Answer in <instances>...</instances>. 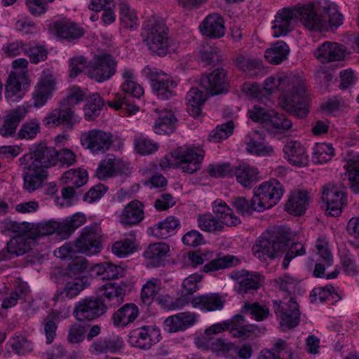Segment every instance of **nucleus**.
<instances>
[{"label":"nucleus","mask_w":359,"mask_h":359,"mask_svg":"<svg viewBox=\"0 0 359 359\" xmlns=\"http://www.w3.org/2000/svg\"><path fill=\"white\" fill-rule=\"evenodd\" d=\"M121 92L122 93L116 95L114 100L109 101L107 104L116 110H125L130 114L137 111L138 106L130 98L140 99L144 95L143 88L135 81L130 83L123 82Z\"/></svg>","instance_id":"nucleus-10"},{"label":"nucleus","mask_w":359,"mask_h":359,"mask_svg":"<svg viewBox=\"0 0 359 359\" xmlns=\"http://www.w3.org/2000/svg\"><path fill=\"white\" fill-rule=\"evenodd\" d=\"M238 183L245 188H250L259 180V172L257 168L247 163H243L233 168Z\"/></svg>","instance_id":"nucleus-40"},{"label":"nucleus","mask_w":359,"mask_h":359,"mask_svg":"<svg viewBox=\"0 0 359 359\" xmlns=\"http://www.w3.org/2000/svg\"><path fill=\"white\" fill-rule=\"evenodd\" d=\"M200 87L210 95L228 92L229 83L226 69L222 67L217 68L210 74L202 75Z\"/></svg>","instance_id":"nucleus-17"},{"label":"nucleus","mask_w":359,"mask_h":359,"mask_svg":"<svg viewBox=\"0 0 359 359\" xmlns=\"http://www.w3.org/2000/svg\"><path fill=\"white\" fill-rule=\"evenodd\" d=\"M31 105L23 104L6 111L1 126V136L11 137L17 135L19 140H32L40 133V123L36 118L25 121L16 133L19 123L26 117Z\"/></svg>","instance_id":"nucleus-4"},{"label":"nucleus","mask_w":359,"mask_h":359,"mask_svg":"<svg viewBox=\"0 0 359 359\" xmlns=\"http://www.w3.org/2000/svg\"><path fill=\"white\" fill-rule=\"evenodd\" d=\"M76 247L78 252L87 255L101 251L102 245L94 226H86L83 229L81 235L76 240Z\"/></svg>","instance_id":"nucleus-21"},{"label":"nucleus","mask_w":359,"mask_h":359,"mask_svg":"<svg viewBox=\"0 0 359 359\" xmlns=\"http://www.w3.org/2000/svg\"><path fill=\"white\" fill-rule=\"evenodd\" d=\"M245 322V318L241 314H236L231 318L230 334L233 337L245 340L252 339L259 332V328L257 325H244Z\"/></svg>","instance_id":"nucleus-29"},{"label":"nucleus","mask_w":359,"mask_h":359,"mask_svg":"<svg viewBox=\"0 0 359 359\" xmlns=\"http://www.w3.org/2000/svg\"><path fill=\"white\" fill-rule=\"evenodd\" d=\"M315 55L322 63H328L344 59L345 50L341 44L327 41L317 48Z\"/></svg>","instance_id":"nucleus-31"},{"label":"nucleus","mask_w":359,"mask_h":359,"mask_svg":"<svg viewBox=\"0 0 359 359\" xmlns=\"http://www.w3.org/2000/svg\"><path fill=\"white\" fill-rule=\"evenodd\" d=\"M345 176L347 177L350 188L355 193H359V161L350 159L344 165Z\"/></svg>","instance_id":"nucleus-52"},{"label":"nucleus","mask_w":359,"mask_h":359,"mask_svg":"<svg viewBox=\"0 0 359 359\" xmlns=\"http://www.w3.org/2000/svg\"><path fill=\"white\" fill-rule=\"evenodd\" d=\"M170 251V247L165 243H156L148 246L144 252V258L154 267L163 265L165 258Z\"/></svg>","instance_id":"nucleus-39"},{"label":"nucleus","mask_w":359,"mask_h":359,"mask_svg":"<svg viewBox=\"0 0 359 359\" xmlns=\"http://www.w3.org/2000/svg\"><path fill=\"white\" fill-rule=\"evenodd\" d=\"M278 88L282 91L280 104L289 114L302 118L309 114V99L305 79L290 74L278 79Z\"/></svg>","instance_id":"nucleus-3"},{"label":"nucleus","mask_w":359,"mask_h":359,"mask_svg":"<svg viewBox=\"0 0 359 359\" xmlns=\"http://www.w3.org/2000/svg\"><path fill=\"white\" fill-rule=\"evenodd\" d=\"M120 19L126 27L133 29L137 27V17L135 11L130 8L129 4L122 2L119 4Z\"/></svg>","instance_id":"nucleus-59"},{"label":"nucleus","mask_w":359,"mask_h":359,"mask_svg":"<svg viewBox=\"0 0 359 359\" xmlns=\"http://www.w3.org/2000/svg\"><path fill=\"white\" fill-rule=\"evenodd\" d=\"M23 172L24 188L29 192H33L40 189L47 177V172L42 168H39L33 163H25Z\"/></svg>","instance_id":"nucleus-27"},{"label":"nucleus","mask_w":359,"mask_h":359,"mask_svg":"<svg viewBox=\"0 0 359 359\" xmlns=\"http://www.w3.org/2000/svg\"><path fill=\"white\" fill-rule=\"evenodd\" d=\"M275 283L283 292H285L289 296L288 299L293 297L297 282L292 277L290 276L288 274H283L276 279Z\"/></svg>","instance_id":"nucleus-63"},{"label":"nucleus","mask_w":359,"mask_h":359,"mask_svg":"<svg viewBox=\"0 0 359 359\" xmlns=\"http://www.w3.org/2000/svg\"><path fill=\"white\" fill-rule=\"evenodd\" d=\"M79 121V116L76 114L72 107L61 102L59 108L52 110L43 118L42 123L47 128L63 125L67 129L72 130Z\"/></svg>","instance_id":"nucleus-15"},{"label":"nucleus","mask_w":359,"mask_h":359,"mask_svg":"<svg viewBox=\"0 0 359 359\" xmlns=\"http://www.w3.org/2000/svg\"><path fill=\"white\" fill-rule=\"evenodd\" d=\"M118 62L115 57L108 53L95 55L87 67V74L96 82L102 83L109 80L116 72Z\"/></svg>","instance_id":"nucleus-7"},{"label":"nucleus","mask_w":359,"mask_h":359,"mask_svg":"<svg viewBox=\"0 0 359 359\" xmlns=\"http://www.w3.org/2000/svg\"><path fill=\"white\" fill-rule=\"evenodd\" d=\"M191 304L201 311L210 312L222 309L224 300L218 293H207L193 297Z\"/></svg>","instance_id":"nucleus-32"},{"label":"nucleus","mask_w":359,"mask_h":359,"mask_svg":"<svg viewBox=\"0 0 359 359\" xmlns=\"http://www.w3.org/2000/svg\"><path fill=\"white\" fill-rule=\"evenodd\" d=\"M231 204L237 212L242 215H251L253 211L258 212V206H260L258 201L255 199V194H254L250 201H248L244 197H234L232 198Z\"/></svg>","instance_id":"nucleus-54"},{"label":"nucleus","mask_w":359,"mask_h":359,"mask_svg":"<svg viewBox=\"0 0 359 359\" xmlns=\"http://www.w3.org/2000/svg\"><path fill=\"white\" fill-rule=\"evenodd\" d=\"M234 129V123L229 121L217 126L209 135V140L213 142H219L222 140L227 138L233 133Z\"/></svg>","instance_id":"nucleus-62"},{"label":"nucleus","mask_w":359,"mask_h":359,"mask_svg":"<svg viewBox=\"0 0 359 359\" xmlns=\"http://www.w3.org/2000/svg\"><path fill=\"white\" fill-rule=\"evenodd\" d=\"M264 137L257 130L250 133L245 137L247 149L258 156L271 155L273 152L272 147L264 143Z\"/></svg>","instance_id":"nucleus-41"},{"label":"nucleus","mask_w":359,"mask_h":359,"mask_svg":"<svg viewBox=\"0 0 359 359\" xmlns=\"http://www.w3.org/2000/svg\"><path fill=\"white\" fill-rule=\"evenodd\" d=\"M177 119L171 111H164L156 120L154 131L158 135H170L176 128Z\"/></svg>","instance_id":"nucleus-44"},{"label":"nucleus","mask_w":359,"mask_h":359,"mask_svg":"<svg viewBox=\"0 0 359 359\" xmlns=\"http://www.w3.org/2000/svg\"><path fill=\"white\" fill-rule=\"evenodd\" d=\"M34 244V239L30 232L17 235L7 243L6 252L10 255H22L28 252Z\"/></svg>","instance_id":"nucleus-34"},{"label":"nucleus","mask_w":359,"mask_h":359,"mask_svg":"<svg viewBox=\"0 0 359 359\" xmlns=\"http://www.w3.org/2000/svg\"><path fill=\"white\" fill-rule=\"evenodd\" d=\"M321 198L326 204V212L329 216L338 217L341 215L346 201L343 191L339 190L336 186H325Z\"/></svg>","instance_id":"nucleus-20"},{"label":"nucleus","mask_w":359,"mask_h":359,"mask_svg":"<svg viewBox=\"0 0 359 359\" xmlns=\"http://www.w3.org/2000/svg\"><path fill=\"white\" fill-rule=\"evenodd\" d=\"M289 229L278 228L276 231L263 234L252 247L255 257L261 261L273 259L279 257L287 248L288 250L283 261V268L287 269L290 261L297 256L305 255L306 249L301 243L290 244Z\"/></svg>","instance_id":"nucleus-1"},{"label":"nucleus","mask_w":359,"mask_h":359,"mask_svg":"<svg viewBox=\"0 0 359 359\" xmlns=\"http://www.w3.org/2000/svg\"><path fill=\"white\" fill-rule=\"evenodd\" d=\"M289 52L290 48L286 43L278 41L266 50L265 58L271 64L278 65L287 58Z\"/></svg>","instance_id":"nucleus-47"},{"label":"nucleus","mask_w":359,"mask_h":359,"mask_svg":"<svg viewBox=\"0 0 359 359\" xmlns=\"http://www.w3.org/2000/svg\"><path fill=\"white\" fill-rule=\"evenodd\" d=\"M85 277H76L66 283L61 290H57L53 297L54 302H63L66 299H72L77 296L88 286Z\"/></svg>","instance_id":"nucleus-33"},{"label":"nucleus","mask_w":359,"mask_h":359,"mask_svg":"<svg viewBox=\"0 0 359 359\" xmlns=\"http://www.w3.org/2000/svg\"><path fill=\"white\" fill-rule=\"evenodd\" d=\"M161 286V280L153 278L148 280L142 287L141 299L145 304L149 305L157 294Z\"/></svg>","instance_id":"nucleus-57"},{"label":"nucleus","mask_w":359,"mask_h":359,"mask_svg":"<svg viewBox=\"0 0 359 359\" xmlns=\"http://www.w3.org/2000/svg\"><path fill=\"white\" fill-rule=\"evenodd\" d=\"M179 226V219L170 216L154 225L151 228V233L158 238L166 239L175 233V230Z\"/></svg>","instance_id":"nucleus-43"},{"label":"nucleus","mask_w":359,"mask_h":359,"mask_svg":"<svg viewBox=\"0 0 359 359\" xmlns=\"http://www.w3.org/2000/svg\"><path fill=\"white\" fill-rule=\"evenodd\" d=\"M86 221L85 215L78 212L65 218L62 222L49 220L35 224H31L29 232L34 241L41 236H49L54 233H56L60 238L66 239Z\"/></svg>","instance_id":"nucleus-5"},{"label":"nucleus","mask_w":359,"mask_h":359,"mask_svg":"<svg viewBox=\"0 0 359 359\" xmlns=\"http://www.w3.org/2000/svg\"><path fill=\"white\" fill-rule=\"evenodd\" d=\"M315 8L317 15L324 20L321 29L318 32H321L326 28L327 23L331 28H337L342 24L343 15L338 12L334 4L323 0L318 4L315 3Z\"/></svg>","instance_id":"nucleus-23"},{"label":"nucleus","mask_w":359,"mask_h":359,"mask_svg":"<svg viewBox=\"0 0 359 359\" xmlns=\"http://www.w3.org/2000/svg\"><path fill=\"white\" fill-rule=\"evenodd\" d=\"M94 270L96 271L102 279L111 280L116 279L124 275V269L119 266L111 262H103L95 266Z\"/></svg>","instance_id":"nucleus-49"},{"label":"nucleus","mask_w":359,"mask_h":359,"mask_svg":"<svg viewBox=\"0 0 359 359\" xmlns=\"http://www.w3.org/2000/svg\"><path fill=\"white\" fill-rule=\"evenodd\" d=\"M144 42L154 54L164 56L169 50L168 28L163 20L152 17L144 27Z\"/></svg>","instance_id":"nucleus-6"},{"label":"nucleus","mask_w":359,"mask_h":359,"mask_svg":"<svg viewBox=\"0 0 359 359\" xmlns=\"http://www.w3.org/2000/svg\"><path fill=\"white\" fill-rule=\"evenodd\" d=\"M209 93L203 88L193 87L187 95V112L193 117H198L201 113V106L207 99Z\"/></svg>","instance_id":"nucleus-37"},{"label":"nucleus","mask_w":359,"mask_h":359,"mask_svg":"<svg viewBox=\"0 0 359 359\" xmlns=\"http://www.w3.org/2000/svg\"><path fill=\"white\" fill-rule=\"evenodd\" d=\"M50 29L57 37L67 41L76 40L85 34L83 27L66 20H57L50 25Z\"/></svg>","instance_id":"nucleus-25"},{"label":"nucleus","mask_w":359,"mask_h":359,"mask_svg":"<svg viewBox=\"0 0 359 359\" xmlns=\"http://www.w3.org/2000/svg\"><path fill=\"white\" fill-rule=\"evenodd\" d=\"M199 28L203 35L212 39L221 38L225 34L224 18L217 13L208 15Z\"/></svg>","instance_id":"nucleus-28"},{"label":"nucleus","mask_w":359,"mask_h":359,"mask_svg":"<svg viewBox=\"0 0 359 359\" xmlns=\"http://www.w3.org/2000/svg\"><path fill=\"white\" fill-rule=\"evenodd\" d=\"M292 126V121L287 118L285 114L272 111L266 128H274L280 132H284L290 130Z\"/></svg>","instance_id":"nucleus-60"},{"label":"nucleus","mask_w":359,"mask_h":359,"mask_svg":"<svg viewBox=\"0 0 359 359\" xmlns=\"http://www.w3.org/2000/svg\"><path fill=\"white\" fill-rule=\"evenodd\" d=\"M55 85V81L53 75L43 72L32 94L35 107H42L46 103L52 95Z\"/></svg>","instance_id":"nucleus-24"},{"label":"nucleus","mask_w":359,"mask_h":359,"mask_svg":"<svg viewBox=\"0 0 359 359\" xmlns=\"http://www.w3.org/2000/svg\"><path fill=\"white\" fill-rule=\"evenodd\" d=\"M135 250V238H124L115 242L111 247L112 252L118 257H124Z\"/></svg>","instance_id":"nucleus-61"},{"label":"nucleus","mask_w":359,"mask_h":359,"mask_svg":"<svg viewBox=\"0 0 359 359\" xmlns=\"http://www.w3.org/2000/svg\"><path fill=\"white\" fill-rule=\"evenodd\" d=\"M142 73L150 80L154 93L161 100H168L175 95L177 83L170 76L149 65L143 69Z\"/></svg>","instance_id":"nucleus-9"},{"label":"nucleus","mask_w":359,"mask_h":359,"mask_svg":"<svg viewBox=\"0 0 359 359\" xmlns=\"http://www.w3.org/2000/svg\"><path fill=\"white\" fill-rule=\"evenodd\" d=\"M241 313L250 315L257 321H263L270 315L269 307L258 302H245L241 308Z\"/></svg>","instance_id":"nucleus-50"},{"label":"nucleus","mask_w":359,"mask_h":359,"mask_svg":"<svg viewBox=\"0 0 359 359\" xmlns=\"http://www.w3.org/2000/svg\"><path fill=\"white\" fill-rule=\"evenodd\" d=\"M197 221L199 228L204 231H220L224 229L222 225V222L218 221V219H217L211 213L199 215L198 216Z\"/></svg>","instance_id":"nucleus-56"},{"label":"nucleus","mask_w":359,"mask_h":359,"mask_svg":"<svg viewBox=\"0 0 359 359\" xmlns=\"http://www.w3.org/2000/svg\"><path fill=\"white\" fill-rule=\"evenodd\" d=\"M274 312L279 320L280 328L285 332L297 327L300 321L299 306L294 297L274 302Z\"/></svg>","instance_id":"nucleus-11"},{"label":"nucleus","mask_w":359,"mask_h":359,"mask_svg":"<svg viewBox=\"0 0 359 359\" xmlns=\"http://www.w3.org/2000/svg\"><path fill=\"white\" fill-rule=\"evenodd\" d=\"M144 217V205L142 202L134 200L129 203L120 215L121 224L133 226L139 224Z\"/></svg>","instance_id":"nucleus-35"},{"label":"nucleus","mask_w":359,"mask_h":359,"mask_svg":"<svg viewBox=\"0 0 359 359\" xmlns=\"http://www.w3.org/2000/svg\"><path fill=\"white\" fill-rule=\"evenodd\" d=\"M284 193L283 185L275 179L263 182L255 189V199L258 201V212L276 205Z\"/></svg>","instance_id":"nucleus-13"},{"label":"nucleus","mask_w":359,"mask_h":359,"mask_svg":"<svg viewBox=\"0 0 359 359\" xmlns=\"http://www.w3.org/2000/svg\"><path fill=\"white\" fill-rule=\"evenodd\" d=\"M297 19L309 31L321 29L324 20L317 15L315 2L299 3L279 10L273 21V36L279 37L288 34L294 27Z\"/></svg>","instance_id":"nucleus-2"},{"label":"nucleus","mask_w":359,"mask_h":359,"mask_svg":"<svg viewBox=\"0 0 359 359\" xmlns=\"http://www.w3.org/2000/svg\"><path fill=\"white\" fill-rule=\"evenodd\" d=\"M212 210L214 215L218 221L222 222L224 227V225L233 226L241 223V220L237 217L232 209L222 200H216L212 204Z\"/></svg>","instance_id":"nucleus-38"},{"label":"nucleus","mask_w":359,"mask_h":359,"mask_svg":"<svg viewBox=\"0 0 359 359\" xmlns=\"http://www.w3.org/2000/svg\"><path fill=\"white\" fill-rule=\"evenodd\" d=\"M62 184L72 186L79 188L83 186L88 181V173L81 168L70 169L64 172L60 178Z\"/></svg>","instance_id":"nucleus-46"},{"label":"nucleus","mask_w":359,"mask_h":359,"mask_svg":"<svg viewBox=\"0 0 359 359\" xmlns=\"http://www.w3.org/2000/svg\"><path fill=\"white\" fill-rule=\"evenodd\" d=\"M340 260L342 269L348 275H354L359 271L356 257L348 250L340 252Z\"/></svg>","instance_id":"nucleus-58"},{"label":"nucleus","mask_w":359,"mask_h":359,"mask_svg":"<svg viewBox=\"0 0 359 359\" xmlns=\"http://www.w3.org/2000/svg\"><path fill=\"white\" fill-rule=\"evenodd\" d=\"M115 163L116 156L114 154H107L97 168V177L100 180H104L115 176Z\"/></svg>","instance_id":"nucleus-55"},{"label":"nucleus","mask_w":359,"mask_h":359,"mask_svg":"<svg viewBox=\"0 0 359 359\" xmlns=\"http://www.w3.org/2000/svg\"><path fill=\"white\" fill-rule=\"evenodd\" d=\"M310 202L309 194L306 191H292L285 203L286 210L294 215H302L306 210Z\"/></svg>","instance_id":"nucleus-36"},{"label":"nucleus","mask_w":359,"mask_h":359,"mask_svg":"<svg viewBox=\"0 0 359 359\" xmlns=\"http://www.w3.org/2000/svg\"><path fill=\"white\" fill-rule=\"evenodd\" d=\"M177 166L184 172L192 174L199 170L203 155L190 148L179 147L171 153Z\"/></svg>","instance_id":"nucleus-19"},{"label":"nucleus","mask_w":359,"mask_h":359,"mask_svg":"<svg viewBox=\"0 0 359 359\" xmlns=\"http://www.w3.org/2000/svg\"><path fill=\"white\" fill-rule=\"evenodd\" d=\"M201 279L202 276L198 273L186 278L182 283L181 296L170 302L169 309H180L190 303L192 299L191 295L199 289L198 283Z\"/></svg>","instance_id":"nucleus-22"},{"label":"nucleus","mask_w":359,"mask_h":359,"mask_svg":"<svg viewBox=\"0 0 359 359\" xmlns=\"http://www.w3.org/2000/svg\"><path fill=\"white\" fill-rule=\"evenodd\" d=\"M81 145L93 154H104L114 143V135L101 129H91L81 133Z\"/></svg>","instance_id":"nucleus-8"},{"label":"nucleus","mask_w":359,"mask_h":359,"mask_svg":"<svg viewBox=\"0 0 359 359\" xmlns=\"http://www.w3.org/2000/svg\"><path fill=\"white\" fill-rule=\"evenodd\" d=\"M160 330L155 326L146 325L131 330L128 343L141 350H149L160 340Z\"/></svg>","instance_id":"nucleus-16"},{"label":"nucleus","mask_w":359,"mask_h":359,"mask_svg":"<svg viewBox=\"0 0 359 359\" xmlns=\"http://www.w3.org/2000/svg\"><path fill=\"white\" fill-rule=\"evenodd\" d=\"M198 59L203 66H207L219 62L221 60V56L216 46L206 43L203 44L200 48Z\"/></svg>","instance_id":"nucleus-51"},{"label":"nucleus","mask_w":359,"mask_h":359,"mask_svg":"<svg viewBox=\"0 0 359 359\" xmlns=\"http://www.w3.org/2000/svg\"><path fill=\"white\" fill-rule=\"evenodd\" d=\"M230 277L240 285V290L247 293L257 290L262 283V276L256 272L237 270L231 273Z\"/></svg>","instance_id":"nucleus-30"},{"label":"nucleus","mask_w":359,"mask_h":359,"mask_svg":"<svg viewBox=\"0 0 359 359\" xmlns=\"http://www.w3.org/2000/svg\"><path fill=\"white\" fill-rule=\"evenodd\" d=\"M107 307L100 297H90L79 301L73 311V316L79 322L95 320L107 312Z\"/></svg>","instance_id":"nucleus-12"},{"label":"nucleus","mask_w":359,"mask_h":359,"mask_svg":"<svg viewBox=\"0 0 359 359\" xmlns=\"http://www.w3.org/2000/svg\"><path fill=\"white\" fill-rule=\"evenodd\" d=\"M237 67L250 77L262 74L263 65L260 60L240 55L235 60Z\"/></svg>","instance_id":"nucleus-45"},{"label":"nucleus","mask_w":359,"mask_h":359,"mask_svg":"<svg viewBox=\"0 0 359 359\" xmlns=\"http://www.w3.org/2000/svg\"><path fill=\"white\" fill-rule=\"evenodd\" d=\"M334 155V150L332 144L326 143H317L313 147L312 161L316 163H325L330 161Z\"/></svg>","instance_id":"nucleus-53"},{"label":"nucleus","mask_w":359,"mask_h":359,"mask_svg":"<svg viewBox=\"0 0 359 359\" xmlns=\"http://www.w3.org/2000/svg\"><path fill=\"white\" fill-rule=\"evenodd\" d=\"M283 151L285 158L292 165L297 167L306 166L309 156L306 148L299 141L290 140L284 145Z\"/></svg>","instance_id":"nucleus-26"},{"label":"nucleus","mask_w":359,"mask_h":359,"mask_svg":"<svg viewBox=\"0 0 359 359\" xmlns=\"http://www.w3.org/2000/svg\"><path fill=\"white\" fill-rule=\"evenodd\" d=\"M104 106V100L98 93H93L87 100L84 106L83 112L87 121L95 119L100 114Z\"/></svg>","instance_id":"nucleus-48"},{"label":"nucleus","mask_w":359,"mask_h":359,"mask_svg":"<svg viewBox=\"0 0 359 359\" xmlns=\"http://www.w3.org/2000/svg\"><path fill=\"white\" fill-rule=\"evenodd\" d=\"M139 315L138 307L133 303L126 304L113 315L114 325L126 327L133 323Z\"/></svg>","instance_id":"nucleus-42"},{"label":"nucleus","mask_w":359,"mask_h":359,"mask_svg":"<svg viewBox=\"0 0 359 359\" xmlns=\"http://www.w3.org/2000/svg\"><path fill=\"white\" fill-rule=\"evenodd\" d=\"M57 151L44 142L36 145L33 151L20 158L21 164L33 163L44 170L57 164Z\"/></svg>","instance_id":"nucleus-14"},{"label":"nucleus","mask_w":359,"mask_h":359,"mask_svg":"<svg viewBox=\"0 0 359 359\" xmlns=\"http://www.w3.org/2000/svg\"><path fill=\"white\" fill-rule=\"evenodd\" d=\"M286 341L278 339L271 349H264L260 352L258 359H283L280 357V352L285 349Z\"/></svg>","instance_id":"nucleus-64"},{"label":"nucleus","mask_w":359,"mask_h":359,"mask_svg":"<svg viewBox=\"0 0 359 359\" xmlns=\"http://www.w3.org/2000/svg\"><path fill=\"white\" fill-rule=\"evenodd\" d=\"M29 86L26 72H12L5 84V98L9 102H18L25 95Z\"/></svg>","instance_id":"nucleus-18"}]
</instances>
